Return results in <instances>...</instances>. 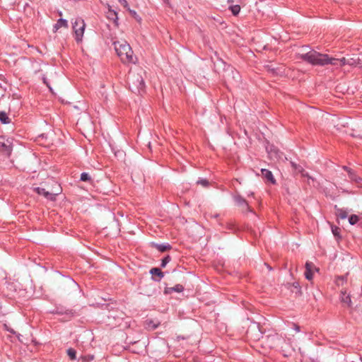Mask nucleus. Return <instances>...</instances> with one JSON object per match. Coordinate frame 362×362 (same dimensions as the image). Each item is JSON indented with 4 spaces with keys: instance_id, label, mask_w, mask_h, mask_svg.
Returning a JSON list of instances; mask_svg holds the SVG:
<instances>
[{
    "instance_id": "nucleus-1",
    "label": "nucleus",
    "mask_w": 362,
    "mask_h": 362,
    "mask_svg": "<svg viewBox=\"0 0 362 362\" xmlns=\"http://www.w3.org/2000/svg\"><path fill=\"white\" fill-rule=\"evenodd\" d=\"M298 56L299 59L314 66L331 64L343 66L347 64V59L345 57L341 59L330 57L328 54L320 53L314 49H311L306 53L299 54Z\"/></svg>"
},
{
    "instance_id": "nucleus-2",
    "label": "nucleus",
    "mask_w": 362,
    "mask_h": 362,
    "mask_svg": "<svg viewBox=\"0 0 362 362\" xmlns=\"http://www.w3.org/2000/svg\"><path fill=\"white\" fill-rule=\"evenodd\" d=\"M113 45L117 54L123 63H136V58L134 56L132 47L126 41H115Z\"/></svg>"
},
{
    "instance_id": "nucleus-3",
    "label": "nucleus",
    "mask_w": 362,
    "mask_h": 362,
    "mask_svg": "<svg viewBox=\"0 0 362 362\" xmlns=\"http://www.w3.org/2000/svg\"><path fill=\"white\" fill-rule=\"evenodd\" d=\"M128 84L129 89L134 93L142 94L145 91V82L140 73H129L128 76Z\"/></svg>"
},
{
    "instance_id": "nucleus-4",
    "label": "nucleus",
    "mask_w": 362,
    "mask_h": 362,
    "mask_svg": "<svg viewBox=\"0 0 362 362\" xmlns=\"http://www.w3.org/2000/svg\"><path fill=\"white\" fill-rule=\"evenodd\" d=\"M86 24L84 21L81 18H76L73 23V30L75 33V40L77 42H81L83 36Z\"/></svg>"
},
{
    "instance_id": "nucleus-5",
    "label": "nucleus",
    "mask_w": 362,
    "mask_h": 362,
    "mask_svg": "<svg viewBox=\"0 0 362 362\" xmlns=\"http://www.w3.org/2000/svg\"><path fill=\"white\" fill-rule=\"evenodd\" d=\"M52 313L63 315V320L68 321L75 315V311L71 309H65L62 307H57Z\"/></svg>"
},
{
    "instance_id": "nucleus-6",
    "label": "nucleus",
    "mask_w": 362,
    "mask_h": 362,
    "mask_svg": "<svg viewBox=\"0 0 362 362\" xmlns=\"http://www.w3.org/2000/svg\"><path fill=\"white\" fill-rule=\"evenodd\" d=\"M35 191L38 194L44 196L47 199L50 201H55L57 196L60 193V190L55 192H49L42 187H36L35 188Z\"/></svg>"
},
{
    "instance_id": "nucleus-7",
    "label": "nucleus",
    "mask_w": 362,
    "mask_h": 362,
    "mask_svg": "<svg viewBox=\"0 0 362 362\" xmlns=\"http://www.w3.org/2000/svg\"><path fill=\"white\" fill-rule=\"evenodd\" d=\"M12 151L11 142L7 140L4 141L3 138H0V153L9 156Z\"/></svg>"
},
{
    "instance_id": "nucleus-8",
    "label": "nucleus",
    "mask_w": 362,
    "mask_h": 362,
    "mask_svg": "<svg viewBox=\"0 0 362 362\" xmlns=\"http://www.w3.org/2000/svg\"><path fill=\"white\" fill-rule=\"evenodd\" d=\"M234 200L235 203L243 207V210L245 211H251L250 207L247 203V202L240 194L235 195L234 197Z\"/></svg>"
},
{
    "instance_id": "nucleus-9",
    "label": "nucleus",
    "mask_w": 362,
    "mask_h": 362,
    "mask_svg": "<svg viewBox=\"0 0 362 362\" xmlns=\"http://www.w3.org/2000/svg\"><path fill=\"white\" fill-rule=\"evenodd\" d=\"M150 274L152 275V279L155 281H160L164 276V273L158 267L151 269Z\"/></svg>"
},
{
    "instance_id": "nucleus-10",
    "label": "nucleus",
    "mask_w": 362,
    "mask_h": 362,
    "mask_svg": "<svg viewBox=\"0 0 362 362\" xmlns=\"http://www.w3.org/2000/svg\"><path fill=\"white\" fill-rule=\"evenodd\" d=\"M262 176L267 181L272 184L276 183V180L274 179L272 173L267 169H262L261 170Z\"/></svg>"
},
{
    "instance_id": "nucleus-11",
    "label": "nucleus",
    "mask_w": 362,
    "mask_h": 362,
    "mask_svg": "<svg viewBox=\"0 0 362 362\" xmlns=\"http://www.w3.org/2000/svg\"><path fill=\"white\" fill-rule=\"evenodd\" d=\"M313 267L314 265L312 262H308L305 264V276L309 281L312 280L313 277V273L312 270Z\"/></svg>"
},
{
    "instance_id": "nucleus-12",
    "label": "nucleus",
    "mask_w": 362,
    "mask_h": 362,
    "mask_svg": "<svg viewBox=\"0 0 362 362\" xmlns=\"http://www.w3.org/2000/svg\"><path fill=\"white\" fill-rule=\"evenodd\" d=\"M152 246L161 252L168 251L172 248V246L169 243L158 244L153 243Z\"/></svg>"
},
{
    "instance_id": "nucleus-13",
    "label": "nucleus",
    "mask_w": 362,
    "mask_h": 362,
    "mask_svg": "<svg viewBox=\"0 0 362 362\" xmlns=\"http://www.w3.org/2000/svg\"><path fill=\"white\" fill-rule=\"evenodd\" d=\"M341 301L347 305L348 307L351 306V300L349 294H346V291H341Z\"/></svg>"
},
{
    "instance_id": "nucleus-14",
    "label": "nucleus",
    "mask_w": 362,
    "mask_h": 362,
    "mask_svg": "<svg viewBox=\"0 0 362 362\" xmlns=\"http://www.w3.org/2000/svg\"><path fill=\"white\" fill-rule=\"evenodd\" d=\"M107 18L110 19V20H112L113 21V22L115 23V24L117 26L118 25V17H117V13L111 9V8H109V11H108V16H107Z\"/></svg>"
},
{
    "instance_id": "nucleus-15",
    "label": "nucleus",
    "mask_w": 362,
    "mask_h": 362,
    "mask_svg": "<svg viewBox=\"0 0 362 362\" xmlns=\"http://www.w3.org/2000/svg\"><path fill=\"white\" fill-rule=\"evenodd\" d=\"M64 27L66 28H68V22L66 20L63 18H59L57 23L54 26V31H57L59 28Z\"/></svg>"
},
{
    "instance_id": "nucleus-16",
    "label": "nucleus",
    "mask_w": 362,
    "mask_h": 362,
    "mask_svg": "<svg viewBox=\"0 0 362 362\" xmlns=\"http://www.w3.org/2000/svg\"><path fill=\"white\" fill-rule=\"evenodd\" d=\"M335 209H337V216L341 218L345 219L348 216V213L346 211L344 210L343 209H339L337 208V206H335Z\"/></svg>"
},
{
    "instance_id": "nucleus-17",
    "label": "nucleus",
    "mask_w": 362,
    "mask_h": 362,
    "mask_svg": "<svg viewBox=\"0 0 362 362\" xmlns=\"http://www.w3.org/2000/svg\"><path fill=\"white\" fill-rule=\"evenodd\" d=\"M349 177L351 181L355 182L356 183H359L362 180V179L356 174L354 170L349 171Z\"/></svg>"
},
{
    "instance_id": "nucleus-18",
    "label": "nucleus",
    "mask_w": 362,
    "mask_h": 362,
    "mask_svg": "<svg viewBox=\"0 0 362 362\" xmlns=\"http://www.w3.org/2000/svg\"><path fill=\"white\" fill-rule=\"evenodd\" d=\"M0 121L2 124H9L11 119L5 112H0Z\"/></svg>"
},
{
    "instance_id": "nucleus-19",
    "label": "nucleus",
    "mask_w": 362,
    "mask_h": 362,
    "mask_svg": "<svg viewBox=\"0 0 362 362\" xmlns=\"http://www.w3.org/2000/svg\"><path fill=\"white\" fill-rule=\"evenodd\" d=\"M67 355L70 360L74 361L76 358V351L73 348H69L66 351Z\"/></svg>"
},
{
    "instance_id": "nucleus-20",
    "label": "nucleus",
    "mask_w": 362,
    "mask_h": 362,
    "mask_svg": "<svg viewBox=\"0 0 362 362\" xmlns=\"http://www.w3.org/2000/svg\"><path fill=\"white\" fill-rule=\"evenodd\" d=\"M332 232L334 236L337 239L341 238V235H340L341 229L338 226H332Z\"/></svg>"
},
{
    "instance_id": "nucleus-21",
    "label": "nucleus",
    "mask_w": 362,
    "mask_h": 362,
    "mask_svg": "<svg viewBox=\"0 0 362 362\" xmlns=\"http://www.w3.org/2000/svg\"><path fill=\"white\" fill-rule=\"evenodd\" d=\"M359 216L356 214H352L349 217V223L351 225L356 224L359 221Z\"/></svg>"
},
{
    "instance_id": "nucleus-22",
    "label": "nucleus",
    "mask_w": 362,
    "mask_h": 362,
    "mask_svg": "<svg viewBox=\"0 0 362 362\" xmlns=\"http://www.w3.org/2000/svg\"><path fill=\"white\" fill-rule=\"evenodd\" d=\"M229 9L234 16H237L240 11V6L239 5H232L229 7Z\"/></svg>"
},
{
    "instance_id": "nucleus-23",
    "label": "nucleus",
    "mask_w": 362,
    "mask_h": 362,
    "mask_svg": "<svg viewBox=\"0 0 362 362\" xmlns=\"http://www.w3.org/2000/svg\"><path fill=\"white\" fill-rule=\"evenodd\" d=\"M80 180L83 182H91L92 179L90 175L88 173H82L81 174Z\"/></svg>"
},
{
    "instance_id": "nucleus-24",
    "label": "nucleus",
    "mask_w": 362,
    "mask_h": 362,
    "mask_svg": "<svg viewBox=\"0 0 362 362\" xmlns=\"http://www.w3.org/2000/svg\"><path fill=\"white\" fill-rule=\"evenodd\" d=\"M173 292L180 293L184 291V286L181 284H176L173 286Z\"/></svg>"
},
{
    "instance_id": "nucleus-25",
    "label": "nucleus",
    "mask_w": 362,
    "mask_h": 362,
    "mask_svg": "<svg viewBox=\"0 0 362 362\" xmlns=\"http://www.w3.org/2000/svg\"><path fill=\"white\" fill-rule=\"evenodd\" d=\"M344 281H346V276H338L337 278L336 284H337V286H340V285L343 284V282Z\"/></svg>"
},
{
    "instance_id": "nucleus-26",
    "label": "nucleus",
    "mask_w": 362,
    "mask_h": 362,
    "mask_svg": "<svg viewBox=\"0 0 362 362\" xmlns=\"http://www.w3.org/2000/svg\"><path fill=\"white\" fill-rule=\"evenodd\" d=\"M171 260V257L170 255L165 256L163 259L160 266L162 267H165L167 264Z\"/></svg>"
},
{
    "instance_id": "nucleus-27",
    "label": "nucleus",
    "mask_w": 362,
    "mask_h": 362,
    "mask_svg": "<svg viewBox=\"0 0 362 362\" xmlns=\"http://www.w3.org/2000/svg\"><path fill=\"white\" fill-rule=\"evenodd\" d=\"M197 183L198 185H202V186H204V187H208V186H209V181H208L206 179H200V180H199L197 182Z\"/></svg>"
},
{
    "instance_id": "nucleus-28",
    "label": "nucleus",
    "mask_w": 362,
    "mask_h": 362,
    "mask_svg": "<svg viewBox=\"0 0 362 362\" xmlns=\"http://www.w3.org/2000/svg\"><path fill=\"white\" fill-rule=\"evenodd\" d=\"M292 286L294 288V289H296V291L291 290L292 292L300 293V287L299 283L294 282L292 284Z\"/></svg>"
},
{
    "instance_id": "nucleus-29",
    "label": "nucleus",
    "mask_w": 362,
    "mask_h": 362,
    "mask_svg": "<svg viewBox=\"0 0 362 362\" xmlns=\"http://www.w3.org/2000/svg\"><path fill=\"white\" fill-rule=\"evenodd\" d=\"M347 64L349 66H356L358 64V62L356 59L353 58L347 59Z\"/></svg>"
},
{
    "instance_id": "nucleus-30",
    "label": "nucleus",
    "mask_w": 362,
    "mask_h": 362,
    "mask_svg": "<svg viewBox=\"0 0 362 362\" xmlns=\"http://www.w3.org/2000/svg\"><path fill=\"white\" fill-rule=\"evenodd\" d=\"M173 292V287H165L164 290V293L165 295L171 294Z\"/></svg>"
},
{
    "instance_id": "nucleus-31",
    "label": "nucleus",
    "mask_w": 362,
    "mask_h": 362,
    "mask_svg": "<svg viewBox=\"0 0 362 362\" xmlns=\"http://www.w3.org/2000/svg\"><path fill=\"white\" fill-rule=\"evenodd\" d=\"M148 327H150L151 329H156L158 327V325L153 323V322L151 320L148 323Z\"/></svg>"
},
{
    "instance_id": "nucleus-32",
    "label": "nucleus",
    "mask_w": 362,
    "mask_h": 362,
    "mask_svg": "<svg viewBox=\"0 0 362 362\" xmlns=\"http://www.w3.org/2000/svg\"><path fill=\"white\" fill-rule=\"evenodd\" d=\"M125 8H128L129 4L127 0H117Z\"/></svg>"
},
{
    "instance_id": "nucleus-33",
    "label": "nucleus",
    "mask_w": 362,
    "mask_h": 362,
    "mask_svg": "<svg viewBox=\"0 0 362 362\" xmlns=\"http://www.w3.org/2000/svg\"><path fill=\"white\" fill-rule=\"evenodd\" d=\"M126 8L129 11V13H131V15H132V16H134L135 18H136V17H137V13H136V12L135 11H134V10H131L129 7H128V8Z\"/></svg>"
},
{
    "instance_id": "nucleus-34",
    "label": "nucleus",
    "mask_w": 362,
    "mask_h": 362,
    "mask_svg": "<svg viewBox=\"0 0 362 362\" xmlns=\"http://www.w3.org/2000/svg\"><path fill=\"white\" fill-rule=\"evenodd\" d=\"M267 70L269 72H272V74H276V69L274 68H272L269 66H267Z\"/></svg>"
},
{
    "instance_id": "nucleus-35",
    "label": "nucleus",
    "mask_w": 362,
    "mask_h": 362,
    "mask_svg": "<svg viewBox=\"0 0 362 362\" xmlns=\"http://www.w3.org/2000/svg\"><path fill=\"white\" fill-rule=\"evenodd\" d=\"M342 168L346 170L348 173V175H349V171H353V170L346 165H344Z\"/></svg>"
},
{
    "instance_id": "nucleus-36",
    "label": "nucleus",
    "mask_w": 362,
    "mask_h": 362,
    "mask_svg": "<svg viewBox=\"0 0 362 362\" xmlns=\"http://www.w3.org/2000/svg\"><path fill=\"white\" fill-rule=\"evenodd\" d=\"M291 164L292 168L294 170H297V167L299 165H297L296 163H295L293 162H291Z\"/></svg>"
},
{
    "instance_id": "nucleus-37",
    "label": "nucleus",
    "mask_w": 362,
    "mask_h": 362,
    "mask_svg": "<svg viewBox=\"0 0 362 362\" xmlns=\"http://www.w3.org/2000/svg\"><path fill=\"white\" fill-rule=\"evenodd\" d=\"M303 176H305V177H308L309 179H311L312 180H314L312 177L309 176V175H308V173H305V174H303Z\"/></svg>"
},
{
    "instance_id": "nucleus-38",
    "label": "nucleus",
    "mask_w": 362,
    "mask_h": 362,
    "mask_svg": "<svg viewBox=\"0 0 362 362\" xmlns=\"http://www.w3.org/2000/svg\"><path fill=\"white\" fill-rule=\"evenodd\" d=\"M303 176H305V177H308L309 179H311L312 180H314L312 177L309 176V175H308V173H305V174H303Z\"/></svg>"
},
{
    "instance_id": "nucleus-39",
    "label": "nucleus",
    "mask_w": 362,
    "mask_h": 362,
    "mask_svg": "<svg viewBox=\"0 0 362 362\" xmlns=\"http://www.w3.org/2000/svg\"><path fill=\"white\" fill-rule=\"evenodd\" d=\"M298 170V172H303V168L300 165H298L297 167V170Z\"/></svg>"
},
{
    "instance_id": "nucleus-40",
    "label": "nucleus",
    "mask_w": 362,
    "mask_h": 362,
    "mask_svg": "<svg viewBox=\"0 0 362 362\" xmlns=\"http://www.w3.org/2000/svg\"><path fill=\"white\" fill-rule=\"evenodd\" d=\"M42 79H43V82H44V83H46V84H47L46 78H45V77H43V78H42Z\"/></svg>"
},
{
    "instance_id": "nucleus-41",
    "label": "nucleus",
    "mask_w": 362,
    "mask_h": 362,
    "mask_svg": "<svg viewBox=\"0 0 362 362\" xmlns=\"http://www.w3.org/2000/svg\"><path fill=\"white\" fill-rule=\"evenodd\" d=\"M267 268H268L269 270H272V268L269 265H268V264H267Z\"/></svg>"
},
{
    "instance_id": "nucleus-42",
    "label": "nucleus",
    "mask_w": 362,
    "mask_h": 362,
    "mask_svg": "<svg viewBox=\"0 0 362 362\" xmlns=\"http://www.w3.org/2000/svg\"><path fill=\"white\" fill-rule=\"evenodd\" d=\"M228 3H230V2L233 3V0H228Z\"/></svg>"
},
{
    "instance_id": "nucleus-43",
    "label": "nucleus",
    "mask_w": 362,
    "mask_h": 362,
    "mask_svg": "<svg viewBox=\"0 0 362 362\" xmlns=\"http://www.w3.org/2000/svg\"><path fill=\"white\" fill-rule=\"evenodd\" d=\"M89 358L93 359V356H89Z\"/></svg>"
},
{
    "instance_id": "nucleus-44",
    "label": "nucleus",
    "mask_w": 362,
    "mask_h": 362,
    "mask_svg": "<svg viewBox=\"0 0 362 362\" xmlns=\"http://www.w3.org/2000/svg\"><path fill=\"white\" fill-rule=\"evenodd\" d=\"M89 358L93 359V356H89Z\"/></svg>"
}]
</instances>
